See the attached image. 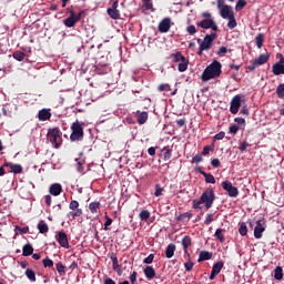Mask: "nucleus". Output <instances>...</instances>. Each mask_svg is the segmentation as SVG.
I'll list each match as a JSON object with an SVG mask.
<instances>
[{"label": "nucleus", "instance_id": "obj_1", "mask_svg": "<svg viewBox=\"0 0 284 284\" xmlns=\"http://www.w3.org/2000/svg\"><path fill=\"white\" fill-rule=\"evenodd\" d=\"M47 143H51L55 150H59L63 145V132H61L59 126L48 129Z\"/></svg>", "mask_w": 284, "mask_h": 284}, {"label": "nucleus", "instance_id": "obj_2", "mask_svg": "<svg viewBox=\"0 0 284 284\" xmlns=\"http://www.w3.org/2000/svg\"><path fill=\"white\" fill-rule=\"evenodd\" d=\"M221 62L214 60L210 65L205 68L202 73V81H212V79H216V77H221Z\"/></svg>", "mask_w": 284, "mask_h": 284}, {"label": "nucleus", "instance_id": "obj_3", "mask_svg": "<svg viewBox=\"0 0 284 284\" xmlns=\"http://www.w3.org/2000/svg\"><path fill=\"white\" fill-rule=\"evenodd\" d=\"M216 195L214 194V190L210 189L202 193L200 200L194 201V207L199 209L201 205H205L206 210H210L212 205H214V200Z\"/></svg>", "mask_w": 284, "mask_h": 284}, {"label": "nucleus", "instance_id": "obj_4", "mask_svg": "<svg viewBox=\"0 0 284 284\" xmlns=\"http://www.w3.org/2000/svg\"><path fill=\"white\" fill-rule=\"evenodd\" d=\"M220 17H222V19H226L227 22V28L230 30H234V28H236L237 23H236V17L234 14V9L231 6H224L222 8V10H220Z\"/></svg>", "mask_w": 284, "mask_h": 284}, {"label": "nucleus", "instance_id": "obj_5", "mask_svg": "<svg viewBox=\"0 0 284 284\" xmlns=\"http://www.w3.org/2000/svg\"><path fill=\"white\" fill-rule=\"evenodd\" d=\"M217 34L216 33H211L206 34L203 40L201 38L197 39V43L200 45L197 54L201 57L203 52L211 50L214 41L216 40Z\"/></svg>", "mask_w": 284, "mask_h": 284}, {"label": "nucleus", "instance_id": "obj_6", "mask_svg": "<svg viewBox=\"0 0 284 284\" xmlns=\"http://www.w3.org/2000/svg\"><path fill=\"white\" fill-rule=\"evenodd\" d=\"M83 122H80L79 120L72 123L70 141H72L73 143L74 141H83Z\"/></svg>", "mask_w": 284, "mask_h": 284}, {"label": "nucleus", "instance_id": "obj_7", "mask_svg": "<svg viewBox=\"0 0 284 284\" xmlns=\"http://www.w3.org/2000/svg\"><path fill=\"white\" fill-rule=\"evenodd\" d=\"M196 26L202 28V30H213V32H219V26L214 19H202L201 21L196 22Z\"/></svg>", "mask_w": 284, "mask_h": 284}, {"label": "nucleus", "instance_id": "obj_8", "mask_svg": "<svg viewBox=\"0 0 284 284\" xmlns=\"http://www.w3.org/2000/svg\"><path fill=\"white\" fill-rule=\"evenodd\" d=\"M69 210H71V212H69V216L72 219H79V216H83V209L79 207V201L77 200H72L70 202Z\"/></svg>", "mask_w": 284, "mask_h": 284}, {"label": "nucleus", "instance_id": "obj_9", "mask_svg": "<svg viewBox=\"0 0 284 284\" xmlns=\"http://www.w3.org/2000/svg\"><path fill=\"white\" fill-rule=\"evenodd\" d=\"M242 101H243V97L241 94L233 97V99L231 100V106H230L231 114H239V110L241 108Z\"/></svg>", "mask_w": 284, "mask_h": 284}, {"label": "nucleus", "instance_id": "obj_10", "mask_svg": "<svg viewBox=\"0 0 284 284\" xmlns=\"http://www.w3.org/2000/svg\"><path fill=\"white\" fill-rule=\"evenodd\" d=\"M222 187L223 190H225V192H227L229 196H231L232 199H236V196H239V189L232 185V182L224 181L222 183Z\"/></svg>", "mask_w": 284, "mask_h": 284}, {"label": "nucleus", "instance_id": "obj_11", "mask_svg": "<svg viewBox=\"0 0 284 284\" xmlns=\"http://www.w3.org/2000/svg\"><path fill=\"white\" fill-rule=\"evenodd\" d=\"M84 11H80L77 16H70L69 18L63 20V23L67 28H74L79 21H81V17H83Z\"/></svg>", "mask_w": 284, "mask_h": 284}, {"label": "nucleus", "instance_id": "obj_12", "mask_svg": "<svg viewBox=\"0 0 284 284\" xmlns=\"http://www.w3.org/2000/svg\"><path fill=\"white\" fill-rule=\"evenodd\" d=\"M55 240L58 241L61 247H64L65 250H70V242L68 241V234L64 231L58 232V234L55 235Z\"/></svg>", "mask_w": 284, "mask_h": 284}, {"label": "nucleus", "instance_id": "obj_13", "mask_svg": "<svg viewBox=\"0 0 284 284\" xmlns=\"http://www.w3.org/2000/svg\"><path fill=\"white\" fill-rule=\"evenodd\" d=\"M38 119L39 121H50L52 119V112L50 109H41L38 112Z\"/></svg>", "mask_w": 284, "mask_h": 284}, {"label": "nucleus", "instance_id": "obj_14", "mask_svg": "<svg viewBox=\"0 0 284 284\" xmlns=\"http://www.w3.org/2000/svg\"><path fill=\"white\" fill-rule=\"evenodd\" d=\"M3 168H9L10 172H13V174H21V172H23L21 164H13L12 162H6Z\"/></svg>", "mask_w": 284, "mask_h": 284}, {"label": "nucleus", "instance_id": "obj_15", "mask_svg": "<svg viewBox=\"0 0 284 284\" xmlns=\"http://www.w3.org/2000/svg\"><path fill=\"white\" fill-rule=\"evenodd\" d=\"M172 23V20H170V18H164L160 24H159V31L160 32H169L170 31V28H171V24Z\"/></svg>", "mask_w": 284, "mask_h": 284}, {"label": "nucleus", "instance_id": "obj_16", "mask_svg": "<svg viewBox=\"0 0 284 284\" xmlns=\"http://www.w3.org/2000/svg\"><path fill=\"white\" fill-rule=\"evenodd\" d=\"M187 65H190V60L185 58V55H179V72H185L187 70Z\"/></svg>", "mask_w": 284, "mask_h": 284}, {"label": "nucleus", "instance_id": "obj_17", "mask_svg": "<svg viewBox=\"0 0 284 284\" xmlns=\"http://www.w3.org/2000/svg\"><path fill=\"white\" fill-rule=\"evenodd\" d=\"M111 261L113 263V270L116 272L118 276H123V270H121V264H119V257H116V255H111Z\"/></svg>", "mask_w": 284, "mask_h": 284}, {"label": "nucleus", "instance_id": "obj_18", "mask_svg": "<svg viewBox=\"0 0 284 284\" xmlns=\"http://www.w3.org/2000/svg\"><path fill=\"white\" fill-rule=\"evenodd\" d=\"M135 116L139 125H144L148 122L149 115L146 111H136Z\"/></svg>", "mask_w": 284, "mask_h": 284}, {"label": "nucleus", "instance_id": "obj_19", "mask_svg": "<svg viewBox=\"0 0 284 284\" xmlns=\"http://www.w3.org/2000/svg\"><path fill=\"white\" fill-rule=\"evenodd\" d=\"M159 91L165 92L164 94H166V97H174V94H176V89L172 91V89H170V84H160Z\"/></svg>", "mask_w": 284, "mask_h": 284}, {"label": "nucleus", "instance_id": "obj_20", "mask_svg": "<svg viewBox=\"0 0 284 284\" xmlns=\"http://www.w3.org/2000/svg\"><path fill=\"white\" fill-rule=\"evenodd\" d=\"M265 232V226L261 224V221L256 222V226L254 229V236L256 239H263V233Z\"/></svg>", "mask_w": 284, "mask_h": 284}, {"label": "nucleus", "instance_id": "obj_21", "mask_svg": "<svg viewBox=\"0 0 284 284\" xmlns=\"http://www.w3.org/2000/svg\"><path fill=\"white\" fill-rule=\"evenodd\" d=\"M49 192L52 194V196H59V194L63 192V186H61L59 183H54L50 186Z\"/></svg>", "mask_w": 284, "mask_h": 284}, {"label": "nucleus", "instance_id": "obj_22", "mask_svg": "<svg viewBox=\"0 0 284 284\" xmlns=\"http://www.w3.org/2000/svg\"><path fill=\"white\" fill-rule=\"evenodd\" d=\"M267 61H270L268 53H262L258 55L257 59L254 60L255 65H265V63H267Z\"/></svg>", "mask_w": 284, "mask_h": 284}, {"label": "nucleus", "instance_id": "obj_23", "mask_svg": "<svg viewBox=\"0 0 284 284\" xmlns=\"http://www.w3.org/2000/svg\"><path fill=\"white\" fill-rule=\"evenodd\" d=\"M191 245H192V239L190 236L185 235L182 239V246H183L184 253L186 254L187 258H190V253H187V247H190Z\"/></svg>", "mask_w": 284, "mask_h": 284}, {"label": "nucleus", "instance_id": "obj_24", "mask_svg": "<svg viewBox=\"0 0 284 284\" xmlns=\"http://www.w3.org/2000/svg\"><path fill=\"white\" fill-rule=\"evenodd\" d=\"M272 72L275 74V77H280V74H284V64L276 62L272 67Z\"/></svg>", "mask_w": 284, "mask_h": 284}, {"label": "nucleus", "instance_id": "obj_25", "mask_svg": "<svg viewBox=\"0 0 284 284\" xmlns=\"http://www.w3.org/2000/svg\"><path fill=\"white\" fill-rule=\"evenodd\" d=\"M144 276H146L148 281H152L156 276V271L152 266H146L144 268Z\"/></svg>", "mask_w": 284, "mask_h": 284}, {"label": "nucleus", "instance_id": "obj_26", "mask_svg": "<svg viewBox=\"0 0 284 284\" xmlns=\"http://www.w3.org/2000/svg\"><path fill=\"white\" fill-rule=\"evenodd\" d=\"M32 254H34V247H32V244H24L22 247V256H32Z\"/></svg>", "mask_w": 284, "mask_h": 284}, {"label": "nucleus", "instance_id": "obj_27", "mask_svg": "<svg viewBox=\"0 0 284 284\" xmlns=\"http://www.w3.org/2000/svg\"><path fill=\"white\" fill-rule=\"evenodd\" d=\"M38 230L40 232V234H48V232H50V227L48 226V223H45V221L41 220L38 223Z\"/></svg>", "mask_w": 284, "mask_h": 284}, {"label": "nucleus", "instance_id": "obj_28", "mask_svg": "<svg viewBox=\"0 0 284 284\" xmlns=\"http://www.w3.org/2000/svg\"><path fill=\"white\" fill-rule=\"evenodd\" d=\"M106 13L114 21H116L118 19H121V11H119V9H108Z\"/></svg>", "mask_w": 284, "mask_h": 284}, {"label": "nucleus", "instance_id": "obj_29", "mask_svg": "<svg viewBox=\"0 0 284 284\" xmlns=\"http://www.w3.org/2000/svg\"><path fill=\"white\" fill-rule=\"evenodd\" d=\"M89 210L91 214H98L99 210H101V202H91L89 204Z\"/></svg>", "mask_w": 284, "mask_h": 284}, {"label": "nucleus", "instance_id": "obj_30", "mask_svg": "<svg viewBox=\"0 0 284 284\" xmlns=\"http://www.w3.org/2000/svg\"><path fill=\"white\" fill-rule=\"evenodd\" d=\"M27 278L31 281V283H37V273L32 268H27L24 272Z\"/></svg>", "mask_w": 284, "mask_h": 284}, {"label": "nucleus", "instance_id": "obj_31", "mask_svg": "<svg viewBox=\"0 0 284 284\" xmlns=\"http://www.w3.org/2000/svg\"><path fill=\"white\" fill-rule=\"evenodd\" d=\"M174 252H176V245L172 243L169 244L165 251L166 258H172V256H174Z\"/></svg>", "mask_w": 284, "mask_h": 284}, {"label": "nucleus", "instance_id": "obj_32", "mask_svg": "<svg viewBox=\"0 0 284 284\" xmlns=\"http://www.w3.org/2000/svg\"><path fill=\"white\" fill-rule=\"evenodd\" d=\"M210 258H212V253H210L207 251H201L197 261H199V263H201L203 261H210Z\"/></svg>", "mask_w": 284, "mask_h": 284}, {"label": "nucleus", "instance_id": "obj_33", "mask_svg": "<svg viewBox=\"0 0 284 284\" xmlns=\"http://www.w3.org/2000/svg\"><path fill=\"white\" fill-rule=\"evenodd\" d=\"M202 176H204L206 183L214 184L216 183V179L211 173H206L205 171L201 172Z\"/></svg>", "mask_w": 284, "mask_h": 284}, {"label": "nucleus", "instance_id": "obj_34", "mask_svg": "<svg viewBox=\"0 0 284 284\" xmlns=\"http://www.w3.org/2000/svg\"><path fill=\"white\" fill-rule=\"evenodd\" d=\"M265 42V36L263 33H258L255 37V43L258 49L263 48V43Z\"/></svg>", "mask_w": 284, "mask_h": 284}, {"label": "nucleus", "instance_id": "obj_35", "mask_svg": "<svg viewBox=\"0 0 284 284\" xmlns=\"http://www.w3.org/2000/svg\"><path fill=\"white\" fill-rule=\"evenodd\" d=\"M274 278H275V281H283V267L277 266L274 270Z\"/></svg>", "mask_w": 284, "mask_h": 284}, {"label": "nucleus", "instance_id": "obj_36", "mask_svg": "<svg viewBox=\"0 0 284 284\" xmlns=\"http://www.w3.org/2000/svg\"><path fill=\"white\" fill-rule=\"evenodd\" d=\"M223 265L224 263L221 261L215 263L212 267V272H214V274H221V271L223 270Z\"/></svg>", "mask_w": 284, "mask_h": 284}, {"label": "nucleus", "instance_id": "obj_37", "mask_svg": "<svg viewBox=\"0 0 284 284\" xmlns=\"http://www.w3.org/2000/svg\"><path fill=\"white\" fill-rule=\"evenodd\" d=\"M55 270H57L58 274H60V276H64L65 266L61 262L55 264Z\"/></svg>", "mask_w": 284, "mask_h": 284}, {"label": "nucleus", "instance_id": "obj_38", "mask_svg": "<svg viewBox=\"0 0 284 284\" xmlns=\"http://www.w3.org/2000/svg\"><path fill=\"white\" fill-rule=\"evenodd\" d=\"M239 233L241 236H247V224L245 222H242L239 227Z\"/></svg>", "mask_w": 284, "mask_h": 284}, {"label": "nucleus", "instance_id": "obj_39", "mask_svg": "<svg viewBox=\"0 0 284 284\" xmlns=\"http://www.w3.org/2000/svg\"><path fill=\"white\" fill-rule=\"evenodd\" d=\"M13 59H16V61H23L26 53L23 51H16L13 52Z\"/></svg>", "mask_w": 284, "mask_h": 284}, {"label": "nucleus", "instance_id": "obj_40", "mask_svg": "<svg viewBox=\"0 0 284 284\" xmlns=\"http://www.w3.org/2000/svg\"><path fill=\"white\" fill-rule=\"evenodd\" d=\"M43 267H54V261L50 257H45L42 260Z\"/></svg>", "mask_w": 284, "mask_h": 284}, {"label": "nucleus", "instance_id": "obj_41", "mask_svg": "<svg viewBox=\"0 0 284 284\" xmlns=\"http://www.w3.org/2000/svg\"><path fill=\"white\" fill-rule=\"evenodd\" d=\"M214 236L220 241V243H223V241H225V236L223 235V229H217Z\"/></svg>", "mask_w": 284, "mask_h": 284}, {"label": "nucleus", "instance_id": "obj_42", "mask_svg": "<svg viewBox=\"0 0 284 284\" xmlns=\"http://www.w3.org/2000/svg\"><path fill=\"white\" fill-rule=\"evenodd\" d=\"M276 95L278 97V99H284V83L277 85Z\"/></svg>", "mask_w": 284, "mask_h": 284}, {"label": "nucleus", "instance_id": "obj_43", "mask_svg": "<svg viewBox=\"0 0 284 284\" xmlns=\"http://www.w3.org/2000/svg\"><path fill=\"white\" fill-rule=\"evenodd\" d=\"M227 52H230V49H227V47H220L216 54H217V57H225V54H227Z\"/></svg>", "mask_w": 284, "mask_h": 284}, {"label": "nucleus", "instance_id": "obj_44", "mask_svg": "<svg viewBox=\"0 0 284 284\" xmlns=\"http://www.w3.org/2000/svg\"><path fill=\"white\" fill-rule=\"evenodd\" d=\"M140 219H141V221H148V219H150V211L142 210L140 212Z\"/></svg>", "mask_w": 284, "mask_h": 284}, {"label": "nucleus", "instance_id": "obj_45", "mask_svg": "<svg viewBox=\"0 0 284 284\" xmlns=\"http://www.w3.org/2000/svg\"><path fill=\"white\" fill-rule=\"evenodd\" d=\"M245 6H247V1L237 0L236 6H235V10H243V8H245Z\"/></svg>", "mask_w": 284, "mask_h": 284}, {"label": "nucleus", "instance_id": "obj_46", "mask_svg": "<svg viewBox=\"0 0 284 284\" xmlns=\"http://www.w3.org/2000/svg\"><path fill=\"white\" fill-rule=\"evenodd\" d=\"M104 219H105L104 230L108 231V230H110L108 227H110V225H112V219L110 216H108V213H105Z\"/></svg>", "mask_w": 284, "mask_h": 284}, {"label": "nucleus", "instance_id": "obj_47", "mask_svg": "<svg viewBox=\"0 0 284 284\" xmlns=\"http://www.w3.org/2000/svg\"><path fill=\"white\" fill-rule=\"evenodd\" d=\"M162 195H163V187L161 186V184H155L154 196H162Z\"/></svg>", "mask_w": 284, "mask_h": 284}, {"label": "nucleus", "instance_id": "obj_48", "mask_svg": "<svg viewBox=\"0 0 284 284\" xmlns=\"http://www.w3.org/2000/svg\"><path fill=\"white\" fill-rule=\"evenodd\" d=\"M143 263H144L145 265H152V263H154V254H150L148 257H145V258L143 260Z\"/></svg>", "mask_w": 284, "mask_h": 284}, {"label": "nucleus", "instance_id": "obj_49", "mask_svg": "<svg viewBox=\"0 0 284 284\" xmlns=\"http://www.w3.org/2000/svg\"><path fill=\"white\" fill-rule=\"evenodd\" d=\"M186 32H187V34H191V36L196 34V27H195L194 24H190V26L186 28Z\"/></svg>", "mask_w": 284, "mask_h": 284}, {"label": "nucleus", "instance_id": "obj_50", "mask_svg": "<svg viewBox=\"0 0 284 284\" xmlns=\"http://www.w3.org/2000/svg\"><path fill=\"white\" fill-rule=\"evenodd\" d=\"M163 154H164V161H170V159H172V151L168 149H163Z\"/></svg>", "mask_w": 284, "mask_h": 284}, {"label": "nucleus", "instance_id": "obj_51", "mask_svg": "<svg viewBox=\"0 0 284 284\" xmlns=\"http://www.w3.org/2000/svg\"><path fill=\"white\" fill-rule=\"evenodd\" d=\"M184 267L186 270V272H192L193 267H194V263H192V261H187L186 263H184Z\"/></svg>", "mask_w": 284, "mask_h": 284}, {"label": "nucleus", "instance_id": "obj_52", "mask_svg": "<svg viewBox=\"0 0 284 284\" xmlns=\"http://www.w3.org/2000/svg\"><path fill=\"white\" fill-rule=\"evenodd\" d=\"M214 222V215L212 213L207 214L205 217V225H210V223Z\"/></svg>", "mask_w": 284, "mask_h": 284}, {"label": "nucleus", "instance_id": "obj_53", "mask_svg": "<svg viewBox=\"0 0 284 284\" xmlns=\"http://www.w3.org/2000/svg\"><path fill=\"white\" fill-rule=\"evenodd\" d=\"M239 130H240L239 125L233 124L230 126L229 132H230V134H236V132H239Z\"/></svg>", "mask_w": 284, "mask_h": 284}, {"label": "nucleus", "instance_id": "obj_54", "mask_svg": "<svg viewBox=\"0 0 284 284\" xmlns=\"http://www.w3.org/2000/svg\"><path fill=\"white\" fill-rule=\"evenodd\" d=\"M215 141H223L225 139V132H219L217 134L214 135Z\"/></svg>", "mask_w": 284, "mask_h": 284}, {"label": "nucleus", "instance_id": "obj_55", "mask_svg": "<svg viewBox=\"0 0 284 284\" xmlns=\"http://www.w3.org/2000/svg\"><path fill=\"white\" fill-rule=\"evenodd\" d=\"M77 171H78L80 174H85V169L83 168V163L78 162Z\"/></svg>", "mask_w": 284, "mask_h": 284}, {"label": "nucleus", "instance_id": "obj_56", "mask_svg": "<svg viewBox=\"0 0 284 284\" xmlns=\"http://www.w3.org/2000/svg\"><path fill=\"white\" fill-rule=\"evenodd\" d=\"M136 275H138L136 271H133V273L130 275L129 280L131 284L136 283Z\"/></svg>", "mask_w": 284, "mask_h": 284}, {"label": "nucleus", "instance_id": "obj_57", "mask_svg": "<svg viewBox=\"0 0 284 284\" xmlns=\"http://www.w3.org/2000/svg\"><path fill=\"white\" fill-rule=\"evenodd\" d=\"M203 161V156L201 154H196L193 156V163H201Z\"/></svg>", "mask_w": 284, "mask_h": 284}, {"label": "nucleus", "instance_id": "obj_58", "mask_svg": "<svg viewBox=\"0 0 284 284\" xmlns=\"http://www.w3.org/2000/svg\"><path fill=\"white\" fill-rule=\"evenodd\" d=\"M225 0H217V9L221 11L223 8H225Z\"/></svg>", "mask_w": 284, "mask_h": 284}, {"label": "nucleus", "instance_id": "obj_59", "mask_svg": "<svg viewBox=\"0 0 284 284\" xmlns=\"http://www.w3.org/2000/svg\"><path fill=\"white\" fill-rule=\"evenodd\" d=\"M103 283L104 284H116V282L109 276L104 277Z\"/></svg>", "mask_w": 284, "mask_h": 284}, {"label": "nucleus", "instance_id": "obj_60", "mask_svg": "<svg viewBox=\"0 0 284 284\" xmlns=\"http://www.w3.org/2000/svg\"><path fill=\"white\" fill-rule=\"evenodd\" d=\"M247 148H250V143H247V142H242L240 145V150L242 152H245V150H247Z\"/></svg>", "mask_w": 284, "mask_h": 284}, {"label": "nucleus", "instance_id": "obj_61", "mask_svg": "<svg viewBox=\"0 0 284 284\" xmlns=\"http://www.w3.org/2000/svg\"><path fill=\"white\" fill-rule=\"evenodd\" d=\"M211 165H212L213 168H219V165H221V161H220L219 159H213V160L211 161Z\"/></svg>", "mask_w": 284, "mask_h": 284}, {"label": "nucleus", "instance_id": "obj_62", "mask_svg": "<svg viewBox=\"0 0 284 284\" xmlns=\"http://www.w3.org/2000/svg\"><path fill=\"white\" fill-rule=\"evenodd\" d=\"M211 150L212 149L210 148V145H206V146L203 148L202 154L204 156H207V154H210Z\"/></svg>", "mask_w": 284, "mask_h": 284}, {"label": "nucleus", "instance_id": "obj_63", "mask_svg": "<svg viewBox=\"0 0 284 284\" xmlns=\"http://www.w3.org/2000/svg\"><path fill=\"white\" fill-rule=\"evenodd\" d=\"M148 154L150 156H154L156 154V148H154V146L149 148Z\"/></svg>", "mask_w": 284, "mask_h": 284}, {"label": "nucleus", "instance_id": "obj_64", "mask_svg": "<svg viewBox=\"0 0 284 284\" xmlns=\"http://www.w3.org/2000/svg\"><path fill=\"white\" fill-rule=\"evenodd\" d=\"M202 17H203V19H214V18H212V13H210L207 11L203 12Z\"/></svg>", "mask_w": 284, "mask_h": 284}]
</instances>
